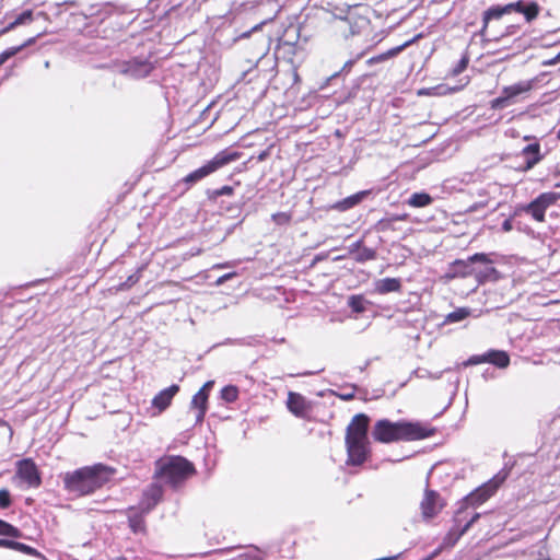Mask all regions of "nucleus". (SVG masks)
Wrapping results in <instances>:
<instances>
[{"instance_id":"nucleus-18","label":"nucleus","mask_w":560,"mask_h":560,"mask_svg":"<svg viewBox=\"0 0 560 560\" xmlns=\"http://www.w3.org/2000/svg\"><path fill=\"white\" fill-rule=\"evenodd\" d=\"M207 404L208 393H203V390H198L191 399V407L197 409L196 423H201L203 421L207 412Z\"/></svg>"},{"instance_id":"nucleus-39","label":"nucleus","mask_w":560,"mask_h":560,"mask_svg":"<svg viewBox=\"0 0 560 560\" xmlns=\"http://www.w3.org/2000/svg\"><path fill=\"white\" fill-rule=\"evenodd\" d=\"M480 363H487V352L482 354L471 355L464 365H477Z\"/></svg>"},{"instance_id":"nucleus-26","label":"nucleus","mask_w":560,"mask_h":560,"mask_svg":"<svg viewBox=\"0 0 560 560\" xmlns=\"http://www.w3.org/2000/svg\"><path fill=\"white\" fill-rule=\"evenodd\" d=\"M470 314V311L465 307L457 308L445 317V323H458L467 318Z\"/></svg>"},{"instance_id":"nucleus-59","label":"nucleus","mask_w":560,"mask_h":560,"mask_svg":"<svg viewBox=\"0 0 560 560\" xmlns=\"http://www.w3.org/2000/svg\"><path fill=\"white\" fill-rule=\"evenodd\" d=\"M470 209H471V210H476V209H477V206H476V205H474V206H471V208H470Z\"/></svg>"},{"instance_id":"nucleus-29","label":"nucleus","mask_w":560,"mask_h":560,"mask_svg":"<svg viewBox=\"0 0 560 560\" xmlns=\"http://www.w3.org/2000/svg\"><path fill=\"white\" fill-rule=\"evenodd\" d=\"M238 397V389L236 386L228 385L221 390V398L226 402H233Z\"/></svg>"},{"instance_id":"nucleus-37","label":"nucleus","mask_w":560,"mask_h":560,"mask_svg":"<svg viewBox=\"0 0 560 560\" xmlns=\"http://www.w3.org/2000/svg\"><path fill=\"white\" fill-rule=\"evenodd\" d=\"M21 51V47H10L0 54V66L3 65L9 58L15 56Z\"/></svg>"},{"instance_id":"nucleus-50","label":"nucleus","mask_w":560,"mask_h":560,"mask_svg":"<svg viewBox=\"0 0 560 560\" xmlns=\"http://www.w3.org/2000/svg\"><path fill=\"white\" fill-rule=\"evenodd\" d=\"M36 40V37H32L30 39H27L25 43H23L22 45H20L19 47H21V50L30 45H32L33 43H35Z\"/></svg>"},{"instance_id":"nucleus-5","label":"nucleus","mask_w":560,"mask_h":560,"mask_svg":"<svg viewBox=\"0 0 560 560\" xmlns=\"http://www.w3.org/2000/svg\"><path fill=\"white\" fill-rule=\"evenodd\" d=\"M492 264V259L488 254L476 253L469 256L467 259H458L454 262V271L457 276L466 278L472 275L483 281L497 275V269L489 267Z\"/></svg>"},{"instance_id":"nucleus-54","label":"nucleus","mask_w":560,"mask_h":560,"mask_svg":"<svg viewBox=\"0 0 560 560\" xmlns=\"http://www.w3.org/2000/svg\"><path fill=\"white\" fill-rule=\"evenodd\" d=\"M419 94H420V95L429 94V92H428L427 90H424V89H423V90H420V91H419Z\"/></svg>"},{"instance_id":"nucleus-7","label":"nucleus","mask_w":560,"mask_h":560,"mask_svg":"<svg viewBox=\"0 0 560 560\" xmlns=\"http://www.w3.org/2000/svg\"><path fill=\"white\" fill-rule=\"evenodd\" d=\"M241 154L236 151L223 150L217 153L210 161L201 167L189 173L184 182L187 184H195L210 174L217 172L219 168L228 165L231 162L238 160Z\"/></svg>"},{"instance_id":"nucleus-20","label":"nucleus","mask_w":560,"mask_h":560,"mask_svg":"<svg viewBox=\"0 0 560 560\" xmlns=\"http://www.w3.org/2000/svg\"><path fill=\"white\" fill-rule=\"evenodd\" d=\"M487 363H491L499 369H505L510 364L508 352L502 350H489L487 352Z\"/></svg>"},{"instance_id":"nucleus-33","label":"nucleus","mask_w":560,"mask_h":560,"mask_svg":"<svg viewBox=\"0 0 560 560\" xmlns=\"http://www.w3.org/2000/svg\"><path fill=\"white\" fill-rule=\"evenodd\" d=\"M271 219L277 225H287L290 223L292 215L288 212H277L271 215Z\"/></svg>"},{"instance_id":"nucleus-9","label":"nucleus","mask_w":560,"mask_h":560,"mask_svg":"<svg viewBox=\"0 0 560 560\" xmlns=\"http://www.w3.org/2000/svg\"><path fill=\"white\" fill-rule=\"evenodd\" d=\"M534 85L533 80L520 81L515 84L504 86L502 89L501 95L491 101L492 109H503L513 103H515V98L522 94L528 93Z\"/></svg>"},{"instance_id":"nucleus-13","label":"nucleus","mask_w":560,"mask_h":560,"mask_svg":"<svg viewBox=\"0 0 560 560\" xmlns=\"http://www.w3.org/2000/svg\"><path fill=\"white\" fill-rule=\"evenodd\" d=\"M16 476L27 483L28 487L37 488L42 483L40 475L36 464L31 458L19 460L16 464Z\"/></svg>"},{"instance_id":"nucleus-56","label":"nucleus","mask_w":560,"mask_h":560,"mask_svg":"<svg viewBox=\"0 0 560 560\" xmlns=\"http://www.w3.org/2000/svg\"><path fill=\"white\" fill-rule=\"evenodd\" d=\"M248 560H262V558H261V557H258V556H255V557H252V558H250V559H248Z\"/></svg>"},{"instance_id":"nucleus-44","label":"nucleus","mask_w":560,"mask_h":560,"mask_svg":"<svg viewBox=\"0 0 560 560\" xmlns=\"http://www.w3.org/2000/svg\"><path fill=\"white\" fill-rule=\"evenodd\" d=\"M16 26H19L18 24H15V21L9 23L4 28H2L0 31V35H3L12 30H14Z\"/></svg>"},{"instance_id":"nucleus-19","label":"nucleus","mask_w":560,"mask_h":560,"mask_svg":"<svg viewBox=\"0 0 560 560\" xmlns=\"http://www.w3.org/2000/svg\"><path fill=\"white\" fill-rule=\"evenodd\" d=\"M401 289V282L397 278H384L375 282V291L380 294L398 292Z\"/></svg>"},{"instance_id":"nucleus-55","label":"nucleus","mask_w":560,"mask_h":560,"mask_svg":"<svg viewBox=\"0 0 560 560\" xmlns=\"http://www.w3.org/2000/svg\"><path fill=\"white\" fill-rule=\"evenodd\" d=\"M556 138H557V140H559V141H560V128H559V129L557 130V132H556Z\"/></svg>"},{"instance_id":"nucleus-30","label":"nucleus","mask_w":560,"mask_h":560,"mask_svg":"<svg viewBox=\"0 0 560 560\" xmlns=\"http://www.w3.org/2000/svg\"><path fill=\"white\" fill-rule=\"evenodd\" d=\"M0 535L11 536V537H20L21 532L12 526L11 524L0 520Z\"/></svg>"},{"instance_id":"nucleus-10","label":"nucleus","mask_w":560,"mask_h":560,"mask_svg":"<svg viewBox=\"0 0 560 560\" xmlns=\"http://www.w3.org/2000/svg\"><path fill=\"white\" fill-rule=\"evenodd\" d=\"M419 506L422 518L431 521L446 506V500L438 491L427 487Z\"/></svg>"},{"instance_id":"nucleus-2","label":"nucleus","mask_w":560,"mask_h":560,"mask_svg":"<svg viewBox=\"0 0 560 560\" xmlns=\"http://www.w3.org/2000/svg\"><path fill=\"white\" fill-rule=\"evenodd\" d=\"M369 417L355 415L346 430L347 465L361 466L370 456V442L368 438Z\"/></svg>"},{"instance_id":"nucleus-34","label":"nucleus","mask_w":560,"mask_h":560,"mask_svg":"<svg viewBox=\"0 0 560 560\" xmlns=\"http://www.w3.org/2000/svg\"><path fill=\"white\" fill-rule=\"evenodd\" d=\"M407 45H408V44L406 43V44H404L402 46H399V47H397V48L390 49V50H388V51H387V52H385V54H382V55H380V56H377V57H373V58H371V59L369 60V62H370V63H373V62H380V61H383V60H385V59H387V58H389V57H393V56H395L397 52H399L404 47H406Z\"/></svg>"},{"instance_id":"nucleus-23","label":"nucleus","mask_w":560,"mask_h":560,"mask_svg":"<svg viewBox=\"0 0 560 560\" xmlns=\"http://www.w3.org/2000/svg\"><path fill=\"white\" fill-rule=\"evenodd\" d=\"M504 14H509L508 13L506 4L502 5V7L501 5H493V7L489 8L483 13V18H482L483 30L488 26V23H489L490 20H499Z\"/></svg>"},{"instance_id":"nucleus-11","label":"nucleus","mask_w":560,"mask_h":560,"mask_svg":"<svg viewBox=\"0 0 560 560\" xmlns=\"http://www.w3.org/2000/svg\"><path fill=\"white\" fill-rule=\"evenodd\" d=\"M557 200L558 196L556 192H542L526 206L525 212L532 215L536 221L542 222L545 220L546 210L555 205Z\"/></svg>"},{"instance_id":"nucleus-24","label":"nucleus","mask_w":560,"mask_h":560,"mask_svg":"<svg viewBox=\"0 0 560 560\" xmlns=\"http://www.w3.org/2000/svg\"><path fill=\"white\" fill-rule=\"evenodd\" d=\"M369 302L362 295H351L348 300L349 307L355 313H363L366 311Z\"/></svg>"},{"instance_id":"nucleus-47","label":"nucleus","mask_w":560,"mask_h":560,"mask_svg":"<svg viewBox=\"0 0 560 560\" xmlns=\"http://www.w3.org/2000/svg\"><path fill=\"white\" fill-rule=\"evenodd\" d=\"M213 384H214L213 381H208L203 384V386L199 390H203V393L209 394V390L212 388Z\"/></svg>"},{"instance_id":"nucleus-46","label":"nucleus","mask_w":560,"mask_h":560,"mask_svg":"<svg viewBox=\"0 0 560 560\" xmlns=\"http://www.w3.org/2000/svg\"><path fill=\"white\" fill-rule=\"evenodd\" d=\"M13 546H14V541L13 540H8V539L0 538V547H5V548L13 549Z\"/></svg>"},{"instance_id":"nucleus-42","label":"nucleus","mask_w":560,"mask_h":560,"mask_svg":"<svg viewBox=\"0 0 560 560\" xmlns=\"http://www.w3.org/2000/svg\"><path fill=\"white\" fill-rule=\"evenodd\" d=\"M363 245V241L362 240H359L354 243H352L351 245L348 246V252L350 255H353V257L358 254V252L360 250V248L362 247Z\"/></svg>"},{"instance_id":"nucleus-32","label":"nucleus","mask_w":560,"mask_h":560,"mask_svg":"<svg viewBox=\"0 0 560 560\" xmlns=\"http://www.w3.org/2000/svg\"><path fill=\"white\" fill-rule=\"evenodd\" d=\"M142 269H143V267L139 268L135 273L130 275L127 278V280L120 284L119 289L126 290V289H130L132 285H135L140 280Z\"/></svg>"},{"instance_id":"nucleus-31","label":"nucleus","mask_w":560,"mask_h":560,"mask_svg":"<svg viewBox=\"0 0 560 560\" xmlns=\"http://www.w3.org/2000/svg\"><path fill=\"white\" fill-rule=\"evenodd\" d=\"M0 535L11 536V537H20L21 532L12 526L11 524L0 520Z\"/></svg>"},{"instance_id":"nucleus-40","label":"nucleus","mask_w":560,"mask_h":560,"mask_svg":"<svg viewBox=\"0 0 560 560\" xmlns=\"http://www.w3.org/2000/svg\"><path fill=\"white\" fill-rule=\"evenodd\" d=\"M525 4H526V2H525V1H523V0H520V1H516V2L508 3V4H506L508 13H509V14H510L511 12H518V13H523V10H524Z\"/></svg>"},{"instance_id":"nucleus-15","label":"nucleus","mask_w":560,"mask_h":560,"mask_svg":"<svg viewBox=\"0 0 560 560\" xmlns=\"http://www.w3.org/2000/svg\"><path fill=\"white\" fill-rule=\"evenodd\" d=\"M521 155L524 158L525 161V165L523 167L524 171L532 170L544 159V154L541 153L539 142H534L524 147L521 151Z\"/></svg>"},{"instance_id":"nucleus-17","label":"nucleus","mask_w":560,"mask_h":560,"mask_svg":"<svg viewBox=\"0 0 560 560\" xmlns=\"http://www.w3.org/2000/svg\"><path fill=\"white\" fill-rule=\"evenodd\" d=\"M163 490L159 485H151L143 493L140 510L143 513L150 512L162 499Z\"/></svg>"},{"instance_id":"nucleus-49","label":"nucleus","mask_w":560,"mask_h":560,"mask_svg":"<svg viewBox=\"0 0 560 560\" xmlns=\"http://www.w3.org/2000/svg\"><path fill=\"white\" fill-rule=\"evenodd\" d=\"M427 376H430L433 378H440L442 376V372H440L435 375H431L428 371H423V373L420 374V377H427Z\"/></svg>"},{"instance_id":"nucleus-12","label":"nucleus","mask_w":560,"mask_h":560,"mask_svg":"<svg viewBox=\"0 0 560 560\" xmlns=\"http://www.w3.org/2000/svg\"><path fill=\"white\" fill-rule=\"evenodd\" d=\"M153 70V65L147 59L133 58L118 66V72L132 79H143Z\"/></svg>"},{"instance_id":"nucleus-53","label":"nucleus","mask_w":560,"mask_h":560,"mask_svg":"<svg viewBox=\"0 0 560 560\" xmlns=\"http://www.w3.org/2000/svg\"><path fill=\"white\" fill-rule=\"evenodd\" d=\"M352 65H353V60H349V61H347V62L345 63L343 69H346V68H350Z\"/></svg>"},{"instance_id":"nucleus-1","label":"nucleus","mask_w":560,"mask_h":560,"mask_svg":"<svg viewBox=\"0 0 560 560\" xmlns=\"http://www.w3.org/2000/svg\"><path fill=\"white\" fill-rule=\"evenodd\" d=\"M433 429L419 422L398 421L392 422L386 419L378 420L372 431L373 438L382 443L395 441H416L429 438Z\"/></svg>"},{"instance_id":"nucleus-16","label":"nucleus","mask_w":560,"mask_h":560,"mask_svg":"<svg viewBox=\"0 0 560 560\" xmlns=\"http://www.w3.org/2000/svg\"><path fill=\"white\" fill-rule=\"evenodd\" d=\"M179 392L178 385H171L167 388L162 389L160 393H158L153 399H152V407L156 408L159 412L164 411L166 408L170 407L173 398L175 395Z\"/></svg>"},{"instance_id":"nucleus-57","label":"nucleus","mask_w":560,"mask_h":560,"mask_svg":"<svg viewBox=\"0 0 560 560\" xmlns=\"http://www.w3.org/2000/svg\"><path fill=\"white\" fill-rule=\"evenodd\" d=\"M44 66H45V68H49V66H50L49 61H45Z\"/></svg>"},{"instance_id":"nucleus-38","label":"nucleus","mask_w":560,"mask_h":560,"mask_svg":"<svg viewBox=\"0 0 560 560\" xmlns=\"http://www.w3.org/2000/svg\"><path fill=\"white\" fill-rule=\"evenodd\" d=\"M469 59L467 56H463L458 63L452 69L453 75L460 74L468 66Z\"/></svg>"},{"instance_id":"nucleus-58","label":"nucleus","mask_w":560,"mask_h":560,"mask_svg":"<svg viewBox=\"0 0 560 560\" xmlns=\"http://www.w3.org/2000/svg\"><path fill=\"white\" fill-rule=\"evenodd\" d=\"M5 421H3L1 418H0V425H5Z\"/></svg>"},{"instance_id":"nucleus-8","label":"nucleus","mask_w":560,"mask_h":560,"mask_svg":"<svg viewBox=\"0 0 560 560\" xmlns=\"http://www.w3.org/2000/svg\"><path fill=\"white\" fill-rule=\"evenodd\" d=\"M508 472L500 471L492 479L481 485L463 499V502L475 510L494 494L498 488L504 482Z\"/></svg>"},{"instance_id":"nucleus-28","label":"nucleus","mask_w":560,"mask_h":560,"mask_svg":"<svg viewBox=\"0 0 560 560\" xmlns=\"http://www.w3.org/2000/svg\"><path fill=\"white\" fill-rule=\"evenodd\" d=\"M540 11V7L536 2H526L523 13L527 22L535 20Z\"/></svg>"},{"instance_id":"nucleus-27","label":"nucleus","mask_w":560,"mask_h":560,"mask_svg":"<svg viewBox=\"0 0 560 560\" xmlns=\"http://www.w3.org/2000/svg\"><path fill=\"white\" fill-rule=\"evenodd\" d=\"M361 199H362V194H357V195L350 196V197L337 202L335 205V208L340 211H345V210L352 208L357 203H359L361 201Z\"/></svg>"},{"instance_id":"nucleus-52","label":"nucleus","mask_w":560,"mask_h":560,"mask_svg":"<svg viewBox=\"0 0 560 560\" xmlns=\"http://www.w3.org/2000/svg\"><path fill=\"white\" fill-rule=\"evenodd\" d=\"M268 156V151H262L259 155H258V161H264L266 160V158Z\"/></svg>"},{"instance_id":"nucleus-21","label":"nucleus","mask_w":560,"mask_h":560,"mask_svg":"<svg viewBox=\"0 0 560 560\" xmlns=\"http://www.w3.org/2000/svg\"><path fill=\"white\" fill-rule=\"evenodd\" d=\"M143 512L139 513L136 509L131 508L128 514L129 527L135 534L143 533L145 530V524L143 518Z\"/></svg>"},{"instance_id":"nucleus-36","label":"nucleus","mask_w":560,"mask_h":560,"mask_svg":"<svg viewBox=\"0 0 560 560\" xmlns=\"http://www.w3.org/2000/svg\"><path fill=\"white\" fill-rule=\"evenodd\" d=\"M15 24L18 25H24L28 24L33 21V12L32 10H26L22 12L15 20Z\"/></svg>"},{"instance_id":"nucleus-51","label":"nucleus","mask_w":560,"mask_h":560,"mask_svg":"<svg viewBox=\"0 0 560 560\" xmlns=\"http://www.w3.org/2000/svg\"><path fill=\"white\" fill-rule=\"evenodd\" d=\"M559 61H560V52L553 59L545 62V65H556Z\"/></svg>"},{"instance_id":"nucleus-14","label":"nucleus","mask_w":560,"mask_h":560,"mask_svg":"<svg viewBox=\"0 0 560 560\" xmlns=\"http://www.w3.org/2000/svg\"><path fill=\"white\" fill-rule=\"evenodd\" d=\"M287 408L298 418L305 419L312 410V404L303 395L289 392L287 399Z\"/></svg>"},{"instance_id":"nucleus-6","label":"nucleus","mask_w":560,"mask_h":560,"mask_svg":"<svg viewBox=\"0 0 560 560\" xmlns=\"http://www.w3.org/2000/svg\"><path fill=\"white\" fill-rule=\"evenodd\" d=\"M479 517V513L471 512L470 508L460 501L453 518V526L444 538V545L454 546Z\"/></svg>"},{"instance_id":"nucleus-3","label":"nucleus","mask_w":560,"mask_h":560,"mask_svg":"<svg viewBox=\"0 0 560 560\" xmlns=\"http://www.w3.org/2000/svg\"><path fill=\"white\" fill-rule=\"evenodd\" d=\"M114 472L115 469L102 464L83 467L66 475L65 487L77 495H86L107 482Z\"/></svg>"},{"instance_id":"nucleus-25","label":"nucleus","mask_w":560,"mask_h":560,"mask_svg":"<svg viewBox=\"0 0 560 560\" xmlns=\"http://www.w3.org/2000/svg\"><path fill=\"white\" fill-rule=\"evenodd\" d=\"M375 258L376 250L373 248L364 247L363 245L358 252V254L354 256V260L360 264L366 262L369 260H374Z\"/></svg>"},{"instance_id":"nucleus-22","label":"nucleus","mask_w":560,"mask_h":560,"mask_svg":"<svg viewBox=\"0 0 560 560\" xmlns=\"http://www.w3.org/2000/svg\"><path fill=\"white\" fill-rule=\"evenodd\" d=\"M433 202V198L427 192H413L406 201L409 207L423 208Z\"/></svg>"},{"instance_id":"nucleus-43","label":"nucleus","mask_w":560,"mask_h":560,"mask_svg":"<svg viewBox=\"0 0 560 560\" xmlns=\"http://www.w3.org/2000/svg\"><path fill=\"white\" fill-rule=\"evenodd\" d=\"M233 194V187L223 186L214 191V196H231Z\"/></svg>"},{"instance_id":"nucleus-35","label":"nucleus","mask_w":560,"mask_h":560,"mask_svg":"<svg viewBox=\"0 0 560 560\" xmlns=\"http://www.w3.org/2000/svg\"><path fill=\"white\" fill-rule=\"evenodd\" d=\"M13 549L30 556H40V553L35 548L18 541H14Z\"/></svg>"},{"instance_id":"nucleus-41","label":"nucleus","mask_w":560,"mask_h":560,"mask_svg":"<svg viewBox=\"0 0 560 560\" xmlns=\"http://www.w3.org/2000/svg\"><path fill=\"white\" fill-rule=\"evenodd\" d=\"M11 504V495L9 490L1 489L0 490V508L7 509Z\"/></svg>"},{"instance_id":"nucleus-48","label":"nucleus","mask_w":560,"mask_h":560,"mask_svg":"<svg viewBox=\"0 0 560 560\" xmlns=\"http://www.w3.org/2000/svg\"><path fill=\"white\" fill-rule=\"evenodd\" d=\"M502 230L505 231V232H509V231L512 230V222H511V220H505L502 223Z\"/></svg>"},{"instance_id":"nucleus-4","label":"nucleus","mask_w":560,"mask_h":560,"mask_svg":"<svg viewBox=\"0 0 560 560\" xmlns=\"http://www.w3.org/2000/svg\"><path fill=\"white\" fill-rule=\"evenodd\" d=\"M158 476L172 487H177L195 474L192 463L182 456H167L156 462Z\"/></svg>"},{"instance_id":"nucleus-45","label":"nucleus","mask_w":560,"mask_h":560,"mask_svg":"<svg viewBox=\"0 0 560 560\" xmlns=\"http://www.w3.org/2000/svg\"><path fill=\"white\" fill-rule=\"evenodd\" d=\"M235 276V272H230V273H225L223 275L222 277H220L217 281L218 284H222L224 283L225 281H228L229 279H231L232 277Z\"/></svg>"}]
</instances>
